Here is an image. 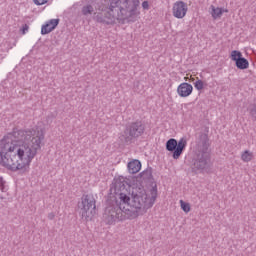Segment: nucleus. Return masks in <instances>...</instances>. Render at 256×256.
<instances>
[{
    "instance_id": "1",
    "label": "nucleus",
    "mask_w": 256,
    "mask_h": 256,
    "mask_svg": "<svg viewBox=\"0 0 256 256\" xmlns=\"http://www.w3.org/2000/svg\"><path fill=\"white\" fill-rule=\"evenodd\" d=\"M131 186L125 178H115L110 186L106 199L103 220L106 225H114L117 221H124L125 215L130 219H137L139 215L151 209L157 199V186L152 187L151 196L143 188L130 192Z\"/></svg>"
},
{
    "instance_id": "2",
    "label": "nucleus",
    "mask_w": 256,
    "mask_h": 256,
    "mask_svg": "<svg viewBox=\"0 0 256 256\" xmlns=\"http://www.w3.org/2000/svg\"><path fill=\"white\" fill-rule=\"evenodd\" d=\"M44 140L43 130L13 128L0 140L1 164L9 171L27 173Z\"/></svg>"
},
{
    "instance_id": "3",
    "label": "nucleus",
    "mask_w": 256,
    "mask_h": 256,
    "mask_svg": "<svg viewBox=\"0 0 256 256\" xmlns=\"http://www.w3.org/2000/svg\"><path fill=\"white\" fill-rule=\"evenodd\" d=\"M139 0H110L108 9L95 12L93 19L101 25H115L116 21L135 23L137 19V7Z\"/></svg>"
},
{
    "instance_id": "4",
    "label": "nucleus",
    "mask_w": 256,
    "mask_h": 256,
    "mask_svg": "<svg viewBox=\"0 0 256 256\" xmlns=\"http://www.w3.org/2000/svg\"><path fill=\"white\" fill-rule=\"evenodd\" d=\"M209 136L200 132L196 138L195 144V155L192 160V171L193 173H203L207 171L211 165V153H209Z\"/></svg>"
},
{
    "instance_id": "5",
    "label": "nucleus",
    "mask_w": 256,
    "mask_h": 256,
    "mask_svg": "<svg viewBox=\"0 0 256 256\" xmlns=\"http://www.w3.org/2000/svg\"><path fill=\"white\" fill-rule=\"evenodd\" d=\"M147 125L141 120H136L126 124L124 131L119 135L118 139L122 145H131L135 143L140 137L145 135Z\"/></svg>"
},
{
    "instance_id": "6",
    "label": "nucleus",
    "mask_w": 256,
    "mask_h": 256,
    "mask_svg": "<svg viewBox=\"0 0 256 256\" xmlns=\"http://www.w3.org/2000/svg\"><path fill=\"white\" fill-rule=\"evenodd\" d=\"M97 200L93 194H84L81 197V202L78 203V209L80 210V215L85 221H91L97 213Z\"/></svg>"
},
{
    "instance_id": "7",
    "label": "nucleus",
    "mask_w": 256,
    "mask_h": 256,
    "mask_svg": "<svg viewBox=\"0 0 256 256\" xmlns=\"http://www.w3.org/2000/svg\"><path fill=\"white\" fill-rule=\"evenodd\" d=\"M187 147V138L183 137L179 141L175 138H170L166 142V151L172 153L173 159H179L183 155V151Z\"/></svg>"
},
{
    "instance_id": "8",
    "label": "nucleus",
    "mask_w": 256,
    "mask_h": 256,
    "mask_svg": "<svg viewBox=\"0 0 256 256\" xmlns=\"http://www.w3.org/2000/svg\"><path fill=\"white\" fill-rule=\"evenodd\" d=\"M188 9L189 8L187 7V3L181 0L175 2L172 8L173 17H176V19H183V17L187 15Z\"/></svg>"
},
{
    "instance_id": "9",
    "label": "nucleus",
    "mask_w": 256,
    "mask_h": 256,
    "mask_svg": "<svg viewBox=\"0 0 256 256\" xmlns=\"http://www.w3.org/2000/svg\"><path fill=\"white\" fill-rule=\"evenodd\" d=\"M177 93L180 97H189L193 93V85L183 82L178 86Z\"/></svg>"
},
{
    "instance_id": "10",
    "label": "nucleus",
    "mask_w": 256,
    "mask_h": 256,
    "mask_svg": "<svg viewBox=\"0 0 256 256\" xmlns=\"http://www.w3.org/2000/svg\"><path fill=\"white\" fill-rule=\"evenodd\" d=\"M57 25H59V19H51L46 24H44L41 28V35H49L51 31H54V29L57 28Z\"/></svg>"
},
{
    "instance_id": "11",
    "label": "nucleus",
    "mask_w": 256,
    "mask_h": 256,
    "mask_svg": "<svg viewBox=\"0 0 256 256\" xmlns=\"http://www.w3.org/2000/svg\"><path fill=\"white\" fill-rule=\"evenodd\" d=\"M128 171L131 175H135V173H139L141 171V161L133 160L128 163Z\"/></svg>"
},
{
    "instance_id": "12",
    "label": "nucleus",
    "mask_w": 256,
    "mask_h": 256,
    "mask_svg": "<svg viewBox=\"0 0 256 256\" xmlns=\"http://www.w3.org/2000/svg\"><path fill=\"white\" fill-rule=\"evenodd\" d=\"M235 65L237 69H240L242 71L245 69H249V60H247L245 57H242L240 60L235 62Z\"/></svg>"
},
{
    "instance_id": "13",
    "label": "nucleus",
    "mask_w": 256,
    "mask_h": 256,
    "mask_svg": "<svg viewBox=\"0 0 256 256\" xmlns=\"http://www.w3.org/2000/svg\"><path fill=\"white\" fill-rule=\"evenodd\" d=\"M140 177L144 180L153 179V168L148 167L146 170L140 173Z\"/></svg>"
},
{
    "instance_id": "14",
    "label": "nucleus",
    "mask_w": 256,
    "mask_h": 256,
    "mask_svg": "<svg viewBox=\"0 0 256 256\" xmlns=\"http://www.w3.org/2000/svg\"><path fill=\"white\" fill-rule=\"evenodd\" d=\"M241 159L244 161V163H249V161L253 160V152L245 150L241 155Z\"/></svg>"
},
{
    "instance_id": "15",
    "label": "nucleus",
    "mask_w": 256,
    "mask_h": 256,
    "mask_svg": "<svg viewBox=\"0 0 256 256\" xmlns=\"http://www.w3.org/2000/svg\"><path fill=\"white\" fill-rule=\"evenodd\" d=\"M211 9H212V17L213 19H217L219 17H221V15H223V8H215V6L211 5Z\"/></svg>"
},
{
    "instance_id": "16",
    "label": "nucleus",
    "mask_w": 256,
    "mask_h": 256,
    "mask_svg": "<svg viewBox=\"0 0 256 256\" xmlns=\"http://www.w3.org/2000/svg\"><path fill=\"white\" fill-rule=\"evenodd\" d=\"M93 11H95V9L93 8V6L91 4L85 5L82 7V15L87 16V15H92Z\"/></svg>"
},
{
    "instance_id": "17",
    "label": "nucleus",
    "mask_w": 256,
    "mask_h": 256,
    "mask_svg": "<svg viewBox=\"0 0 256 256\" xmlns=\"http://www.w3.org/2000/svg\"><path fill=\"white\" fill-rule=\"evenodd\" d=\"M243 57V54L239 50H233L230 55V59L235 63Z\"/></svg>"
},
{
    "instance_id": "18",
    "label": "nucleus",
    "mask_w": 256,
    "mask_h": 256,
    "mask_svg": "<svg viewBox=\"0 0 256 256\" xmlns=\"http://www.w3.org/2000/svg\"><path fill=\"white\" fill-rule=\"evenodd\" d=\"M180 205H181V209L182 211H184V213H189V211H191V205L183 200H180Z\"/></svg>"
},
{
    "instance_id": "19",
    "label": "nucleus",
    "mask_w": 256,
    "mask_h": 256,
    "mask_svg": "<svg viewBox=\"0 0 256 256\" xmlns=\"http://www.w3.org/2000/svg\"><path fill=\"white\" fill-rule=\"evenodd\" d=\"M194 87H195V89H197V91H201V90H203L204 83L202 82V80H197L194 83Z\"/></svg>"
},
{
    "instance_id": "20",
    "label": "nucleus",
    "mask_w": 256,
    "mask_h": 256,
    "mask_svg": "<svg viewBox=\"0 0 256 256\" xmlns=\"http://www.w3.org/2000/svg\"><path fill=\"white\" fill-rule=\"evenodd\" d=\"M0 190L2 191V193H5L7 191L5 189V180L3 179V177H0Z\"/></svg>"
},
{
    "instance_id": "21",
    "label": "nucleus",
    "mask_w": 256,
    "mask_h": 256,
    "mask_svg": "<svg viewBox=\"0 0 256 256\" xmlns=\"http://www.w3.org/2000/svg\"><path fill=\"white\" fill-rule=\"evenodd\" d=\"M48 0H33L36 5H45Z\"/></svg>"
},
{
    "instance_id": "22",
    "label": "nucleus",
    "mask_w": 256,
    "mask_h": 256,
    "mask_svg": "<svg viewBox=\"0 0 256 256\" xmlns=\"http://www.w3.org/2000/svg\"><path fill=\"white\" fill-rule=\"evenodd\" d=\"M142 8L146 11H149V1L142 2Z\"/></svg>"
},
{
    "instance_id": "23",
    "label": "nucleus",
    "mask_w": 256,
    "mask_h": 256,
    "mask_svg": "<svg viewBox=\"0 0 256 256\" xmlns=\"http://www.w3.org/2000/svg\"><path fill=\"white\" fill-rule=\"evenodd\" d=\"M27 31H29V25L24 24L22 27V34L25 35V33H27Z\"/></svg>"
},
{
    "instance_id": "24",
    "label": "nucleus",
    "mask_w": 256,
    "mask_h": 256,
    "mask_svg": "<svg viewBox=\"0 0 256 256\" xmlns=\"http://www.w3.org/2000/svg\"><path fill=\"white\" fill-rule=\"evenodd\" d=\"M48 219H50V221H53V219H55V213H53V212L49 213Z\"/></svg>"
},
{
    "instance_id": "25",
    "label": "nucleus",
    "mask_w": 256,
    "mask_h": 256,
    "mask_svg": "<svg viewBox=\"0 0 256 256\" xmlns=\"http://www.w3.org/2000/svg\"><path fill=\"white\" fill-rule=\"evenodd\" d=\"M223 13H229V10L223 9Z\"/></svg>"
},
{
    "instance_id": "26",
    "label": "nucleus",
    "mask_w": 256,
    "mask_h": 256,
    "mask_svg": "<svg viewBox=\"0 0 256 256\" xmlns=\"http://www.w3.org/2000/svg\"><path fill=\"white\" fill-rule=\"evenodd\" d=\"M0 199H5V197H3V196L0 195Z\"/></svg>"
}]
</instances>
